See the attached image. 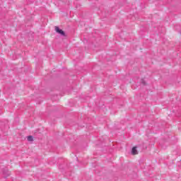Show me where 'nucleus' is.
<instances>
[{"label":"nucleus","mask_w":181,"mask_h":181,"mask_svg":"<svg viewBox=\"0 0 181 181\" xmlns=\"http://www.w3.org/2000/svg\"><path fill=\"white\" fill-rule=\"evenodd\" d=\"M54 29L55 32L58 33V35H60V36H63L64 37H66L67 36L66 35V33L63 30L60 29V28L55 26Z\"/></svg>","instance_id":"obj_1"},{"label":"nucleus","mask_w":181,"mask_h":181,"mask_svg":"<svg viewBox=\"0 0 181 181\" xmlns=\"http://www.w3.org/2000/svg\"><path fill=\"white\" fill-rule=\"evenodd\" d=\"M132 154L138 155V150H136V146H134L132 149Z\"/></svg>","instance_id":"obj_2"},{"label":"nucleus","mask_w":181,"mask_h":181,"mask_svg":"<svg viewBox=\"0 0 181 181\" xmlns=\"http://www.w3.org/2000/svg\"><path fill=\"white\" fill-rule=\"evenodd\" d=\"M3 173L4 175V177H8V176L11 175V173L8 171V170H4Z\"/></svg>","instance_id":"obj_3"},{"label":"nucleus","mask_w":181,"mask_h":181,"mask_svg":"<svg viewBox=\"0 0 181 181\" xmlns=\"http://www.w3.org/2000/svg\"><path fill=\"white\" fill-rule=\"evenodd\" d=\"M27 139L29 142H32L33 141V136H28Z\"/></svg>","instance_id":"obj_4"},{"label":"nucleus","mask_w":181,"mask_h":181,"mask_svg":"<svg viewBox=\"0 0 181 181\" xmlns=\"http://www.w3.org/2000/svg\"><path fill=\"white\" fill-rule=\"evenodd\" d=\"M145 84V82H143Z\"/></svg>","instance_id":"obj_5"}]
</instances>
